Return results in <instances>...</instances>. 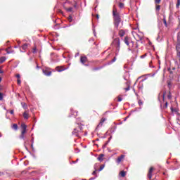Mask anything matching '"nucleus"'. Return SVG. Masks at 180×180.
Masks as SVG:
<instances>
[{
  "label": "nucleus",
  "mask_w": 180,
  "mask_h": 180,
  "mask_svg": "<svg viewBox=\"0 0 180 180\" xmlns=\"http://www.w3.org/2000/svg\"><path fill=\"white\" fill-rule=\"evenodd\" d=\"M112 18H113V25L117 30H119V25H120V22H122V18H120V15L116 9H113L112 11Z\"/></svg>",
  "instance_id": "f257e3e1"
},
{
  "label": "nucleus",
  "mask_w": 180,
  "mask_h": 180,
  "mask_svg": "<svg viewBox=\"0 0 180 180\" xmlns=\"http://www.w3.org/2000/svg\"><path fill=\"white\" fill-rule=\"evenodd\" d=\"M132 36L134 37L136 41H141V40H143L144 37V35H143V33L141 32L137 33L136 32H132Z\"/></svg>",
  "instance_id": "f03ea898"
},
{
  "label": "nucleus",
  "mask_w": 180,
  "mask_h": 180,
  "mask_svg": "<svg viewBox=\"0 0 180 180\" xmlns=\"http://www.w3.org/2000/svg\"><path fill=\"white\" fill-rule=\"evenodd\" d=\"M112 46L115 47L117 51H120V39L115 38L112 43Z\"/></svg>",
  "instance_id": "7ed1b4c3"
},
{
  "label": "nucleus",
  "mask_w": 180,
  "mask_h": 180,
  "mask_svg": "<svg viewBox=\"0 0 180 180\" xmlns=\"http://www.w3.org/2000/svg\"><path fill=\"white\" fill-rule=\"evenodd\" d=\"M30 44L27 43L23 44L22 46H20L22 49H20V51L22 53H26V50L29 48Z\"/></svg>",
  "instance_id": "20e7f679"
},
{
  "label": "nucleus",
  "mask_w": 180,
  "mask_h": 180,
  "mask_svg": "<svg viewBox=\"0 0 180 180\" xmlns=\"http://www.w3.org/2000/svg\"><path fill=\"white\" fill-rule=\"evenodd\" d=\"M42 72L46 77H50L51 75V71L49 70V68L43 69Z\"/></svg>",
  "instance_id": "39448f33"
},
{
  "label": "nucleus",
  "mask_w": 180,
  "mask_h": 180,
  "mask_svg": "<svg viewBox=\"0 0 180 180\" xmlns=\"http://www.w3.org/2000/svg\"><path fill=\"white\" fill-rule=\"evenodd\" d=\"M124 157H125L124 155H121L120 156H119V157L117 158V160H116L117 164H120V163H121L122 162H123V160H124Z\"/></svg>",
  "instance_id": "423d86ee"
},
{
  "label": "nucleus",
  "mask_w": 180,
  "mask_h": 180,
  "mask_svg": "<svg viewBox=\"0 0 180 180\" xmlns=\"http://www.w3.org/2000/svg\"><path fill=\"white\" fill-rule=\"evenodd\" d=\"M154 172V168L153 167H151L149 169V171L148 172V178H149V179H151V178H153V172Z\"/></svg>",
  "instance_id": "0eeeda50"
},
{
  "label": "nucleus",
  "mask_w": 180,
  "mask_h": 180,
  "mask_svg": "<svg viewBox=\"0 0 180 180\" xmlns=\"http://www.w3.org/2000/svg\"><path fill=\"white\" fill-rule=\"evenodd\" d=\"M124 43H125L128 47H130V38H129V37H125L124 39Z\"/></svg>",
  "instance_id": "6e6552de"
},
{
  "label": "nucleus",
  "mask_w": 180,
  "mask_h": 180,
  "mask_svg": "<svg viewBox=\"0 0 180 180\" xmlns=\"http://www.w3.org/2000/svg\"><path fill=\"white\" fill-rule=\"evenodd\" d=\"M80 62L82 64H85V63L88 62V58H86V56H81Z\"/></svg>",
  "instance_id": "1a4fd4ad"
},
{
  "label": "nucleus",
  "mask_w": 180,
  "mask_h": 180,
  "mask_svg": "<svg viewBox=\"0 0 180 180\" xmlns=\"http://www.w3.org/2000/svg\"><path fill=\"white\" fill-rule=\"evenodd\" d=\"M56 70L58 72H61L63 71H65V68H64V66H57Z\"/></svg>",
  "instance_id": "9d476101"
},
{
  "label": "nucleus",
  "mask_w": 180,
  "mask_h": 180,
  "mask_svg": "<svg viewBox=\"0 0 180 180\" xmlns=\"http://www.w3.org/2000/svg\"><path fill=\"white\" fill-rule=\"evenodd\" d=\"M105 122H106V118L103 117L101 120L99 124H98V127H102V126H103V123H105Z\"/></svg>",
  "instance_id": "9b49d317"
},
{
  "label": "nucleus",
  "mask_w": 180,
  "mask_h": 180,
  "mask_svg": "<svg viewBox=\"0 0 180 180\" xmlns=\"http://www.w3.org/2000/svg\"><path fill=\"white\" fill-rule=\"evenodd\" d=\"M21 127L22 129V131H21V134H26V128L27 127L26 126V124H21Z\"/></svg>",
  "instance_id": "f8f14e48"
},
{
  "label": "nucleus",
  "mask_w": 180,
  "mask_h": 180,
  "mask_svg": "<svg viewBox=\"0 0 180 180\" xmlns=\"http://www.w3.org/2000/svg\"><path fill=\"white\" fill-rule=\"evenodd\" d=\"M124 34H126V32H124L123 30H120L118 32V36H120V37H123Z\"/></svg>",
  "instance_id": "ddd939ff"
},
{
  "label": "nucleus",
  "mask_w": 180,
  "mask_h": 180,
  "mask_svg": "<svg viewBox=\"0 0 180 180\" xmlns=\"http://www.w3.org/2000/svg\"><path fill=\"white\" fill-rule=\"evenodd\" d=\"M103 157H105V155L100 154L97 158L98 161H103Z\"/></svg>",
  "instance_id": "4468645a"
},
{
  "label": "nucleus",
  "mask_w": 180,
  "mask_h": 180,
  "mask_svg": "<svg viewBox=\"0 0 180 180\" xmlns=\"http://www.w3.org/2000/svg\"><path fill=\"white\" fill-rule=\"evenodd\" d=\"M6 61V58L4 56H2L0 58V64H2V63H5Z\"/></svg>",
  "instance_id": "2eb2a0df"
},
{
  "label": "nucleus",
  "mask_w": 180,
  "mask_h": 180,
  "mask_svg": "<svg viewBox=\"0 0 180 180\" xmlns=\"http://www.w3.org/2000/svg\"><path fill=\"white\" fill-rule=\"evenodd\" d=\"M120 176H122V178H124V176H126V172H124V171H121V172H120Z\"/></svg>",
  "instance_id": "dca6fc26"
},
{
  "label": "nucleus",
  "mask_w": 180,
  "mask_h": 180,
  "mask_svg": "<svg viewBox=\"0 0 180 180\" xmlns=\"http://www.w3.org/2000/svg\"><path fill=\"white\" fill-rule=\"evenodd\" d=\"M160 10H161V6L157 4L155 6V11H156V12H160Z\"/></svg>",
  "instance_id": "f3484780"
},
{
  "label": "nucleus",
  "mask_w": 180,
  "mask_h": 180,
  "mask_svg": "<svg viewBox=\"0 0 180 180\" xmlns=\"http://www.w3.org/2000/svg\"><path fill=\"white\" fill-rule=\"evenodd\" d=\"M23 117L24 119H29V113H27V112H25L23 114Z\"/></svg>",
  "instance_id": "a211bd4d"
},
{
  "label": "nucleus",
  "mask_w": 180,
  "mask_h": 180,
  "mask_svg": "<svg viewBox=\"0 0 180 180\" xmlns=\"http://www.w3.org/2000/svg\"><path fill=\"white\" fill-rule=\"evenodd\" d=\"M119 8H120V9H123V8H124V4H123L122 2H120Z\"/></svg>",
  "instance_id": "6ab92c4d"
},
{
  "label": "nucleus",
  "mask_w": 180,
  "mask_h": 180,
  "mask_svg": "<svg viewBox=\"0 0 180 180\" xmlns=\"http://www.w3.org/2000/svg\"><path fill=\"white\" fill-rule=\"evenodd\" d=\"M32 53H33V54H36V53H37V46L33 47Z\"/></svg>",
  "instance_id": "aec40b11"
},
{
  "label": "nucleus",
  "mask_w": 180,
  "mask_h": 180,
  "mask_svg": "<svg viewBox=\"0 0 180 180\" xmlns=\"http://www.w3.org/2000/svg\"><path fill=\"white\" fill-rule=\"evenodd\" d=\"M163 22L165 27H168V24L167 23V19H165V17L163 18Z\"/></svg>",
  "instance_id": "412c9836"
},
{
  "label": "nucleus",
  "mask_w": 180,
  "mask_h": 180,
  "mask_svg": "<svg viewBox=\"0 0 180 180\" xmlns=\"http://www.w3.org/2000/svg\"><path fill=\"white\" fill-rule=\"evenodd\" d=\"M176 51H180V43H177L176 46Z\"/></svg>",
  "instance_id": "4be33fe9"
},
{
  "label": "nucleus",
  "mask_w": 180,
  "mask_h": 180,
  "mask_svg": "<svg viewBox=\"0 0 180 180\" xmlns=\"http://www.w3.org/2000/svg\"><path fill=\"white\" fill-rule=\"evenodd\" d=\"M18 124H13L12 126V129H13V130H18Z\"/></svg>",
  "instance_id": "5701e85b"
},
{
  "label": "nucleus",
  "mask_w": 180,
  "mask_h": 180,
  "mask_svg": "<svg viewBox=\"0 0 180 180\" xmlns=\"http://www.w3.org/2000/svg\"><path fill=\"white\" fill-rule=\"evenodd\" d=\"M103 168H105V165H101L100 166V168L98 169L99 172L102 171L103 169Z\"/></svg>",
  "instance_id": "b1692460"
},
{
  "label": "nucleus",
  "mask_w": 180,
  "mask_h": 180,
  "mask_svg": "<svg viewBox=\"0 0 180 180\" xmlns=\"http://www.w3.org/2000/svg\"><path fill=\"white\" fill-rule=\"evenodd\" d=\"M67 12H72V7H70V8H65Z\"/></svg>",
  "instance_id": "393cba45"
},
{
  "label": "nucleus",
  "mask_w": 180,
  "mask_h": 180,
  "mask_svg": "<svg viewBox=\"0 0 180 180\" xmlns=\"http://www.w3.org/2000/svg\"><path fill=\"white\" fill-rule=\"evenodd\" d=\"M167 98H168V99H172V96L171 95V91H169V94L167 95Z\"/></svg>",
  "instance_id": "a878e982"
},
{
  "label": "nucleus",
  "mask_w": 180,
  "mask_h": 180,
  "mask_svg": "<svg viewBox=\"0 0 180 180\" xmlns=\"http://www.w3.org/2000/svg\"><path fill=\"white\" fill-rule=\"evenodd\" d=\"M155 4H156V5L161 4V0H155Z\"/></svg>",
  "instance_id": "bb28decb"
},
{
  "label": "nucleus",
  "mask_w": 180,
  "mask_h": 180,
  "mask_svg": "<svg viewBox=\"0 0 180 180\" xmlns=\"http://www.w3.org/2000/svg\"><path fill=\"white\" fill-rule=\"evenodd\" d=\"M68 20L70 22H72V16L70 15L68 18Z\"/></svg>",
  "instance_id": "cd10ccee"
},
{
  "label": "nucleus",
  "mask_w": 180,
  "mask_h": 180,
  "mask_svg": "<svg viewBox=\"0 0 180 180\" xmlns=\"http://www.w3.org/2000/svg\"><path fill=\"white\" fill-rule=\"evenodd\" d=\"M122 101H123V98H122L121 96H118V100H117V101H118V102H122Z\"/></svg>",
  "instance_id": "c85d7f7f"
},
{
  "label": "nucleus",
  "mask_w": 180,
  "mask_h": 180,
  "mask_svg": "<svg viewBox=\"0 0 180 180\" xmlns=\"http://www.w3.org/2000/svg\"><path fill=\"white\" fill-rule=\"evenodd\" d=\"M177 43H180V34H179V33L177 34Z\"/></svg>",
  "instance_id": "c756f323"
},
{
  "label": "nucleus",
  "mask_w": 180,
  "mask_h": 180,
  "mask_svg": "<svg viewBox=\"0 0 180 180\" xmlns=\"http://www.w3.org/2000/svg\"><path fill=\"white\" fill-rule=\"evenodd\" d=\"M2 99H4V94L0 92V101H2Z\"/></svg>",
  "instance_id": "7c9ffc66"
},
{
  "label": "nucleus",
  "mask_w": 180,
  "mask_h": 180,
  "mask_svg": "<svg viewBox=\"0 0 180 180\" xmlns=\"http://www.w3.org/2000/svg\"><path fill=\"white\" fill-rule=\"evenodd\" d=\"M179 6H180V0H177V4L176 5V7L179 8Z\"/></svg>",
  "instance_id": "2f4dec72"
},
{
  "label": "nucleus",
  "mask_w": 180,
  "mask_h": 180,
  "mask_svg": "<svg viewBox=\"0 0 180 180\" xmlns=\"http://www.w3.org/2000/svg\"><path fill=\"white\" fill-rule=\"evenodd\" d=\"M124 91H126V92H127V91H130V86H128L127 87L124 89Z\"/></svg>",
  "instance_id": "473e14b6"
},
{
  "label": "nucleus",
  "mask_w": 180,
  "mask_h": 180,
  "mask_svg": "<svg viewBox=\"0 0 180 180\" xmlns=\"http://www.w3.org/2000/svg\"><path fill=\"white\" fill-rule=\"evenodd\" d=\"M17 84H18V85H20V84H22V82L20 81V79H18Z\"/></svg>",
  "instance_id": "72a5a7b5"
},
{
  "label": "nucleus",
  "mask_w": 180,
  "mask_h": 180,
  "mask_svg": "<svg viewBox=\"0 0 180 180\" xmlns=\"http://www.w3.org/2000/svg\"><path fill=\"white\" fill-rule=\"evenodd\" d=\"M139 106H141V105H143V101H141V100H139L138 102Z\"/></svg>",
  "instance_id": "f704fd0d"
},
{
  "label": "nucleus",
  "mask_w": 180,
  "mask_h": 180,
  "mask_svg": "<svg viewBox=\"0 0 180 180\" xmlns=\"http://www.w3.org/2000/svg\"><path fill=\"white\" fill-rule=\"evenodd\" d=\"M15 77H16V78H18V79H20V75L17 74V75H15Z\"/></svg>",
  "instance_id": "c9c22d12"
},
{
  "label": "nucleus",
  "mask_w": 180,
  "mask_h": 180,
  "mask_svg": "<svg viewBox=\"0 0 180 180\" xmlns=\"http://www.w3.org/2000/svg\"><path fill=\"white\" fill-rule=\"evenodd\" d=\"M166 94H167V92H165V93H163V95H162L163 101H164V99H165Z\"/></svg>",
  "instance_id": "e433bc0d"
},
{
  "label": "nucleus",
  "mask_w": 180,
  "mask_h": 180,
  "mask_svg": "<svg viewBox=\"0 0 180 180\" xmlns=\"http://www.w3.org/2000/svg\"><path fill=\"white\" fill-rule=\"evenodd\" d=\"M20 139H25V134H21V135L20 136Z\"/></svg>",
  "instance_id": "4c0bfd02"
},
{
  "label": "nucleus",
  "mask_w": 180,
  "mask_h": 180,
  "mask_svg": "<svg viewBox=\"0 0 180 180\" xmlns=\"http://www.w3.org/2000/svg\"><path fill=\"white\" fill-rule=\"evenodd\" d=\"M165 108H168V102H166V103H165Z\"/></svg>",
  "instance_id": "58836bf2"
},
{
  "label": "nucleus",
  "mask_w": 180,
  "mask_h": 180,
  "mask_svg": "<svg viewBox=\"0 0 180 180\" xmlns=\"http://www.w3.org/2000/svg\"><path fill=\"white\" fill-rule=\"evenodd\" d=\"M92 175H96V170H95V171H94V172H92Z\"/></svg>",
  "instance_id": "ea45409f"
},
{
  "label": "nucleus",
  "mask_w": 180,
  "mask_h": 180,
  "mask_svg": "<svg viewBox=\"0 0 180 180\" xmlns=\"http://www.w3.org/2000/svg\"><path fill=\"white\" fill-rule=\"evenodd\" d=\"M177 56H179V58L180 57V51H177Z\"/></svg>",
  "instance_id": "a19ab883"
},
{
  "label": "nucleus",
  "mask_w": 180,
  "mask_h": 180,
  "mask_svg": "<svg viewBox=\"0 0 180 180\" xmlns=\"http://www.w3.org/2000/svg\"><path fill=\"white\" fill-rule=\"evenodd\" d=\"M97 70H99V68H96L93 69V71H97Z\"/></svg>",
  "instance_id": "79ce46f5"
},
{
  "label": "nucleus",
  "mask_w": 180,
  "mask_h": 180,
  "mask_svg": "<svg viewBox=\"0 0 180 180\" xmlns=\"http://www.w3.org/2000/svg\"><path fill=\"white\" fill-rule=\"evenodd\" d=\"M96 19H99V14H96Z\"/></svg>",
  "instance_id": "37998d69"
},
{
  "label": "nucleus",
  "mask_w": 180,
  "mask_h": 180,
  "mask_svg": "<svg viewBox=\"0 0 180 180\" xmlns=\"http://www.w3.org/2000/svg\"><path fill=\"white\" fill-rule=\"evenodd\" d=\"M0 74H4V71L2 70V69H1V68H0Z\"/></svg>",
  "instance_id": "c03bdc74"
},
{
  "label": "nucleus",
  "mask_w": 180,
  "mask_h": 180,
  "mask_svg": "<svg viewBox=\"0 0 180 180\" xmlns=\"http://www.w3.org/2000/svg\"><path fill=\"white\" fill-rule=\"evenodd\" d=\"M10 113H11V115H13V113H14L13 110H11L10 111Z\"/></svg>",
  "instance_id": "a18cd8bd"
},
{
  "label": "nucleus",
  "mask_w": 180,
  "mask_h": 180,
  "mask_svg": "<svg viewBox=\"0 0 180 180\" xmlns=\"http://www.w3.org/2000/svg\"><path fill=\"white\" fill-rule=\"evenodd\" d=\"M2 89H4V86H2L1 85H0V91H2Z\"/></svg>",
  "instance_id": "49530a36"
},
{
  "label": "nucleus",
  "mask_w": 180,
  "mask_h": 180,
  "mask_svg": "<svg viewBox=\"0 0 180 180\" xmlns=\"http://www.w3.org/2000/svg\"><path fill=\"white\" fill-rule=\"evenodd\" d=\"M78 127H79V130H82V127L81 126L78 125Z\"/></svg>",
  "instance_id": "de8ad7c7"
},
{
  "label": "nucleus",
  "mask_w": 180,
  "mask_h": 180,
  "mask_svg": "<svg viewBox=\"0 0 180 180\" xmlns=\"http://www.w3.org/2000/svg\"><path fill=\"white\" fill-rule=\"evenodd\" d=\"M115 61H116V58L115 57L112 59V62L115 63Z\"/></svg>",
  "instance_id": "09e8293b"
},
{
  "label": "nucleus",
  "mask_w": 180,
  "mask_h": 180,
  "mask_svg": "<svg viewBox=\"0 0 180 180\" xmlns=\"http://www.w3.org/2000/svg\"><path fill=\"white\" fill-rule=\"evenodd\" d=\"M17 43H18V44H20L21 41H18Z\"/></svg>",
  "instance_id": "8fccbe9b"
},
{
  "label": "nucleus",
  "mask_w": 180,
  "mask_h": 180,
  "mask_svg": "<svg viewBox=\"0 0 180 180\" xmlns=\"http://www.w3.org/2000/svg\"><path fill=\"white\" fill-rule=\"evenodd\" d=\"M1 175H4V172H0V176H1Z\"/></svg>",
  "instance_id": "3c124183"
},
{
  "label": "nucleus",
  "mask_w": 180,
  "mask_h": 180,
  "mask_svg": "<svg viewBox=\"0 0 180 180\" xmlns=\"http://www.w3.org/2000/svg\"><path fill=\"white\" fill-rule=\"evenodd\" d=\"M59 12H60V13H62V14L63 13V11H61V10H60Z\"/></svg>",
  "instance_id": "603ef678"
},
{
  "label": "nucleus",
  "mask_w": 180,
  "mask_h": 180,
  "mask_svg": "<svg viewBox=\"0 0 180 180\" xmlns=\"http://www.w3.org/2000/svg\"><path fill=\"white\" fill-rule=\"evenodd\" d=\"M2 82V78L0 77V82Z\"/></svg>",
  "instance_id": "864d4df0"
},
{
  "label": "nucleus",
  "mask_w": 180,
  "mask_h": 180,
  "mask_svg": "<svg viewBox=\"0 0 180 180\" xmlns=\"http://www.w3.org/2000/svg\"><path fill=\"white\" fill-rule=\"evenodd\" d=\"M172 112H174V108H171Z\"/></svg>",
  "instance_id": "5fc2aeb1"
},
{
  "label": "nucleus",
  "mask_w": 180,
  "mask_h": 180,
  "mask_svg": "<svg viewBox=\"0 0 180 180\" xmlns=\"http://www.w3.org/2000/svg\"><path fill=\"white\" fill-rule=\"evenodd\" d=\"M37 68H40V67H39V65H37Z\"/></svg>",
  "instance_id": "6e6d98bb"
},
{
  "label": "nucleus",
  "mask_w": 180,
  "mask_h": 180,
  "mask_svg": "<svg viewBox=\"0 0 180 180\" xmlns=\"http://www.w3.org/2000/svg\"><path fill=\"white\" fill-rule=\"evenodd\" d=\"M170 74H172V72H170Z\"/></svg>",
  "instance_id": "4d7b16f0"
}]
</instances>
